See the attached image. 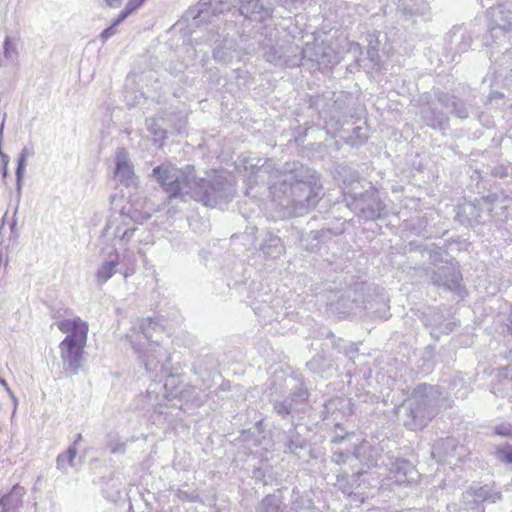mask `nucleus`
<instances>
[{"label":"nucleus","mask_w":512,"mask_h":512,"mask_svg":"<svg viewBox=\"0 0 512 512\" xmlns=\"http://www.w3.org/2000/svg\"><path fill=\"white\" fill-rule=\"evenodd\" d=\"M184 124H182L180 127L176 128V132L178 134L182 133V128H183Z\"/></svg>","instance_id":"52"},{"label":"nucleus","mask_w":512,"mask_h":512,"mask_svg":"<svg viewBox=\"0 0 512 512\" xmlns=\"http://www.w3.org/2000/svg\"><path fill=\"white\" fill-rule=\"evenodd\" d=\"M363 475H364V473H363V472H360V471H358V472L356 473V476H358V477L363 476ZM353 476H355V474H354V473H353Z\"/></svg>","instance_id":"53"},{"label":"nucleus","mask_w":512,"mask_h":512,"mask_svg":"<svg viewBox=\"0 0 512 512\" xmlns=\"http://www.w3.org/2000/svg\"><path fill=\"white\" fill-rule=\"evenodd\" d=\"M344 196L347 206L364 220H375L382 216L385 206L374 188L359 194L345 191Z\"/></svg>","instance_id":"10"},{"label":"nucleus","mask_w":512,"mask_h":512,"mask_svg":"<svg viewBox=\"0 0 512 512\" xmlns=\"http://www.w3.org/2000/svg\"><path fill=\"white\" fill-rule=\"evenodd\" d=\"M386 466H388L389 478L399 485L412 483L418 478L417 470L407 460L389 458V463Z\"/></svg>","instance_id":"14"},{"label":"nucleus","mask_w":512,"mask_h":512,"mask_svg":"<svg viewBox=\"0 0 512 512\" xmlns=\"http://www.w3.org/2000/svg\"><path fill=\"white\" fill-rule=\"evenodd\" d=\"M261 249L265 255L273 259L279 258L285 252L281 238L272 233H267Z\"/></svg>","instance_id":"21"},{"label":"nucleus","mask_w":512,"mask_h":512,"mask_svg":"<svg viewBox=\"0 0 512 512\" xmlns=\"http://www.w3.org/2000/svg\"><path fill=\"white\" fill-rule=\"evenodd\" d=\"M0 384L6 388L7 392L9 393V395L11 396L12 400H13V404H14V409H13V414H12V417L15 415L16 413V409H17V405H18V400L16 398V396L13 394V392L10 390V388L8 387V384L7 382L4 380V379H0Z\"/></svg>","instance_id":"38"},{"label":"nucleus","mask_w":512,"mask_h":512,"mask_svg":"<svg viewBox=\"0 0 512 512\" xmlns=\"http://www.w3.org/2000/svg\"><path fill=\"white\" fill-rule=\"evenodd\" d=\"M439 445H440V442H437V443L433 446V448H432V455H433L434 457H435V455H436V451H437V448H438V446H439Z\"/></svg>","instance_id":"49"},{"label":"nucleus","mask_w":512,"mask_h":512,"mask_svg":"<svg viewBox=\"0 0 512 512\" xmlns=\"http://www.w3.org/2000/svg\"><path fill=\"white\" fill-rule=\"evenodd\" d=\"M343 439H344L343 437H341V438H338V437H337V438H335V440H334V441H335V442H339V441H341V440H343Z\"/></svg>","instance_id":"55"},{"label":"nucleus","mask_w":512,"mask_h":512,"mask_svg":"<svg viewBox=\"0 0 512 512\" xmlns=\"http://www.w3.org/2000/svg\"><path fill=\"white\" fill-rule=\"evenodd\" d=\"M153 176L169 194V198H181L190 193L191 181L194 176V167L187 165L184 170L171 164H163L153 169Z\"/></svg>","instance_id":"9"},{"label":"nucleus","mask_w":512,"mask_h":512,"mask_svg":"<svg viewBox=\"0 0 512 512\" xmlns=\"http://www.w3.org/2000/svg\"><path fill=\"white\" fill-rule=\"evenodd\" d=\"M175 496L181 501H192L194 499L193 495L180 489L176 491Z\"/></svg>","instance_id":"40"},{"label":"nucleus","mask_w":512,"mask_h":512,"mask_svg":"<svg viewBox=\"0 0 512 512\" xmlns=\"http://www.w3.org/2000/svg\"><path fill=\"white\" fill-rule=\"evenodd\" d=\"M491 15V33L498 30L503 32L512 31V3L497 5L490 10Z\"/></svg>","instance_id":"15"},{"label":"nucleus","mask_w":512,"mask_h":512,"mask_svg":"<svg viewBox=\"0 0 512 512\" xmlns=\"http://www.w3.org/2000/svg\"><path fill=\"white\" fill-rule=\"evenodd\" d=\"M282 55H283V56H293V53L288 52V51L286 50V45H284V49L282 50Z\"/></svg>","instance_id":"48"},{"label":"nucleus","mask_w":512,"mask_h":512,"mask_svg":"<svg viewBox=\"0 0 512 512\" xmlns=\"http://www.w3.org/2000/svg\"><path fill=\"white\" fill-rule=\"evenodd\" d=\"M114 180L127 188L138 185V176L135 173L134 165L130 160L128 152L120 148L115 154Z\"/></svg>","instance_id":"13"},{"label":"nucleus","mask_w":512,"mask_h":512,"mask_svg":"<svg viewBox=\"0 0 512 512\" xmlns=\"http://www.w3.org/2000/svg\"><path fill=\"white\" fill-rule=\"evenodd\" d=\"M367 462H368V465L377 464L376 462L373 463V460H371L370 458L367 459Z\"/></svg>","instance_id":"54"},{"label":"nucleus","mask_w":512,"mask_h":512,"mask_svg":"<svg viewBox=\"0 0 512 512\" xmlns=\"http://www.w3.org/2000/svg\"><path fill=\"white\" fill-rule=\"evenodd\" d=\"M77 455V449L74 446H69V448L59 454L56 459L57 468L61 470L63 473L68 472L69 467H75V460Z\"/></svg>","instance_id":"27"},{"label":"nucleus","mask_w":512,"mask_h":512,"mask_svg":"<svg viewBox=\"0 0 512 512\" xmlns=\"http://www.w3.org/2000/svg\"><path fill=\"white\" fill-rule=\"evenodd\" d=\"M122 266L120 254L117 251H110L105 254L104 259L99 266L96 279L99 285L106 283L115 273H120Z\"/></svg>","instance_id":"17"},{"label":"nucleus","mask_w":512,"mask_h":512,"mask_svg":"<svg viewBox=\"0 0 512 512\" xmlns=\"http://www.w3.org/2000/svg\"><path fill=\"white\" fill-rule=\"evenodd\" d=\"M270 396L274 411L285 417L307 400L308 392L294 377L281 373L275 375Z\"/></svg>","instance_id":"7"},{"label":"nucleus","mask_w":512,"mask_h":512,"mask_svg":"<svg viewBox=\"0 0 512 512\" xmlns=\"http://www.w3.org/2000/svg\"><path fill=\"white\" fill-rule=\"evenodd\" d=\"M160 329L161 327L152 318L141 319L138 321L137 331L144 336L146 343L137 344L131 341L132 347L142 359L145 369L148 372L155 373L156 376L159 372H163L164 370L163 361L170 360L168 352L158 341L152 340L153 333Z\"/></svg>","instance_id":"6"},{"label":"nucleus","mask_w":512,"mask_h":512,"mask_svg":"<svg viewBox=\"0 0 512 512\" xmlns=\"http://www.w3.org/2000/svg\"><path fill=\"white\" fill-rule=\"evenodd\" d=\"M421 118L426 125L434 129H444L448 123L446 114L438 110L433 104H429L421 109Z\"/></svg>","instance_id":"20"},{"label":"nucleus","mask_w":512,"mask_h":512,"mask_svg":"<svg viewBox=\"0 0 512 512\" xmlns=\"http://www.w3.org/2000/svg\"><path fill=\"white\" fill-rule=\"evenodd\" d=\"M205 42L210 46H215L213 57L218 62L231 63L234 59L240 58V51L237 49L235 41L228 37V34L219 33L211 28L208 30Z\"/></svg>","instance_id":"12"},{"label":"nucleus","mask_w":512,"mask_h":512,"mask_svg":"<svg viewBox=\"0 0 512 512\" xmlns=\"http://www.w3.org/2000/svg\"><path fill=\"white\" fill-rule=\"evenodd\" d=\"M437 101L441 106L449 109L452 113H455V115L460 119H466L469 116L466 106L463 103L456 101L454 97L448 94H437Z\"/></svg>","instance_id":"22"},{"label":"nucleus","mask_w":512,"mask_h":512,"mask_svg":"<svg viewBox=\"0 0 512 512\" xmlns=\"http://www.w3.org/2000/svg\"><path fill=\"white\" fill-rule=\"evenodd\" d=\"M146 0H129L124 9L128 11L131 15L134 11H136L139 7L143 5Z\"/></svg>","instance_id":"34"},{"label":"nucleus","mask_w":512,"mask_h":512,"mask_svg":"<svg viewBox=\"0 0 512 512\" xmlns=\"http://www.w3.org/2000/svg\"><path fill=\"white\" fill-rule=\"evenodd\" d=\"M481 212L480 203L467 201L457 206L456 219L463 225L472 226L484 221Z\"/></svg>","instance_id":"18"},{"label":"nucleus","mask_w":512,"mask_h":512,"mask_svg":"<svg viewBox=\"0 0 512 512\" xmlns=\"http://www.w3.org/2000/svg\"><path fill=\"white\" fill-rule=\"evenodd\" d=\"M239 1L241 15L251 21L263 22L270 18L273 13V5L264 2V0ZM233 2V0H199L195 7H191L185 12L184 19L192 20L191 27H199L204 22L211 23V17L229 11Z\"/></svg>","instance_id":"2"},{"label":"nucleus","mask_w":512,"mask_h":512,"mask_svg":"<svg viewBox=\"0 0 512 512\" xmlns=\"http://www.w3.org/2000/svg\"><path fill=\"white\" fill-rule=\"evenodd\" d=\"M344 474L349 475V471L345 470Z\"/></svg>","instance_id":"57"},{"label":"nucleus","mask_w":512,"mask_h":512,"mask_svg":"<svg viewBox=\"0 0 512 512\" xmlns=\"http://www.w3.org/2000/svg\"><path fill=\"white\" fill-rule=\"evenodd\" d=\"M426 252L429 255L430 262L434 265L442 259V253L440 251L429 249L426 250Z\"/></svg>","instance_id":"37"},{"label":"nucleus","mask_w":512,"mask_h":512,"mask_svg":"<svg viewBox=\"0 0 512 512\" xmlns=\"http://www.w3.org/2000/svg\"><path fill=\"white\" fill-rule=\"evenodd\" d=\"M116 27L117 26H114V24L112 23L109 27H107L106 29H104L101 34H100V38L103 42L107 41L109 38H111L112 36H114L117 32L116 30Z\"/></svg>","instance_id":"35"},{"label":"nucleus","mask_w":512,"mask_h":512,"mask_svg":"<svg viewBox=\"0 0 512 512\" xmlns=\"http://www.w3.org/2000/svg\"><path fill=\"white\" fill-rule=\"evenodd\" d=\"M234 193L233 185L223 175L213 174L207 179L196 180L195 176L191 181V190L187 196L205 206L215 207L227 202Z\"/></svg>","instance_id":"8"},{"label":"nucleus","mask_w":512,"mask_h":512,"mask_svg":"<svg viewBox=\"0 0 512 512\" xmlns=\"http://www.w3.org/2000/svg\"><path fill=\"white\" fill-rule=\"evenodd\" d=\"M432 282L437 286H443L448 290H456L460 287V274L452 264H446L434 270L431 276Z\"/></svg>","instance_id":"16"},{"label":"nucleus","mask_w":512,"mask_h":512,"mask_svg":"<svg viewBox=\"0 0 512 512\" xmlns=\"http://www.w3.org/2000/svg\"><path fill=\"white\" fill-rule=\"evenodd\" d=\"M498 458L506 461L507 463H512V452L498 450Z\"/></svg>","instance_id":"41"},{"label":"nucleus","mask_w":512,"mask_h":512,"mask_svg":"<svg viewBox=\"0 0 512 512\" xmlns=\"http://www.w3.org/2000/svg\"><path fill=\"white\" fill-rule=\"evenodd\" d=\"M129 217L123 213L113 216L107 222L103 237L111 240L114 249L112 251L121 250L122 257L120 274L124 278L135 273L136 269V253H141L139 243L141 242L140 230L128 222Z\"/></svg>","instance_id":"3"},{"label":"nucleus","mask_w":512,"mask_h":512,"mask_svg":"<svg viewBox=\"0 0 512 512\" xmlns=\"http://www.w3.org/2000/svg\"><path fill=\"white\" fill-rule=\"evenodd\" d=\"M256 512H287L277 495H267L257 506Z\"/></svg>","instance_id":"26"},{"label":"nucleus","mask_w":512,"mask_h":512,"mask_svg":"<svg viewBox=\"0 0 512 512\" xmlns=\"http://www.w3.org/2000/svg\"><path fill=\"white\" fill-rule=\"evenodd\" d=\"M130 14L127 10L123 9L117 18L112 22L114 26H118L120 23H122Z\"/></svg>","instance_id":"42"},{"label":"nucleus","mask_w":512,"mask_h":512,"mask_svg":"<svg viewBox=\"0 0 512 512\" xmlns=\"http://www.w3.org/2000/svg\"><path fill=\"white\" fill-rule=\"evenodd\" d=\"M495 434L503 437H511L512 438V424L508 422H504L498 424L494 428Z\"/></svg>","instance_id":"33"},{"label":"nucleus","mask_w":512,"mask_h":512,"mask_svg":"<svg viewBox=\"0 0 512 512\" xmlns=\"http://www.w3.org/2000/svg\"><path fill=\"white\" fill-rule=\"evenodd\" d=\"M180 396L181 398L192 402L195 406H201L207 399V395L203 392H197L194 386H189L181 390Z\"/></svg>","instance_id":"29"},{"label":"nucleus","mask_w":512,"mask_h":512,"mask_svg":"<svg viewBox=\"0 0 512 512\" xmlns=\"http://www.w3.org/2000/svg\"><path fill=\"white\" fill-rule=\"evenodd\" d=\"M507 328H508V331L512 334V312L508 319Z\"/></svg>","instance_id":"47"},{"label":"nucleus","mask_w":512,"mask_h":512,"mask_svg":"<svg viewBox=\"0 0 512 512\" xmlns=\"http://www.w3.org/2000/svg\"><path fill=\"white\" fill-rule=\"evenodd\" d=\"M3 49H4V56L7 59H12L14 56H17V47L16 44L11 40L9 36L5 37L4 43H3Z\"/></svg>","instance_id":"32"},{"label":"nucleus","mask_w":512,"mask_h":512,"mask_svg":"<svg viewBox=\"0 0 512 512\" xmlns=\"http://www.w3.org/2000/svg\"><path fill=\"white\" fill-rule=\"evenodd\" d=\"M103 3L110 8H118L121 5V0H102Z\"/></svg>","instance_id":"43"},{"label":"nucleus","mask_w":512,"mask_h":512,"mask_svg":"<svg viewBox=\"0 0 512 512\" xmlns=\"http://www.w3.org/2000/svg\"><path fill=\"white\" fill-rule=\"evenodd\" d=\"M198 39H199V38H195L196 45H199V44H200V43L198 42Z\"/></svg>","instance_id":"56"},{"label":"nucleus","mask_w":512,"mask_h":512,"mask_svg":"<svg viewBox=\"0 0 512 512\" xmlns=\"http://www.w3.org/2000/svg\"><path fill=\"white\" fill-rule=\"evenodd\" d=\"M399 7L410 15H424L429 10L426 0H399Z\"/></svg>","instance_id":"25"},{"label":"nucleus","mask_w":512,"mask_h":512,"mask_svg":"<svg viewBox=\"0 0 512 512\" xmlns=\"http://www.w3.org/2000/svg\"><path fill=\"white\" fill-rule=\"evenodd\" d=\"M339 110L340 105L338 104V101H335L333 104V111H331V113L329 114V120H327L328 115L326 113L325 115L322 116L327 121V124L335 121V130L338 129V126L340 125L341 122V115Z\"/></svg>","instance_id":"31"},{"label":"nucleus","mask_w":512,"mask_h":512,"mask_svg":"<svg viewBox=\"0 0 512 512\" xmlns=\"http://www.w3.org/2000/svg\"><path fill=\"white\" fill-rule=\"evenodd\" d=\"M151 214L149 212L137 213L136 211L130 216L135 222H142L150 219Z\"/></svg>","instance_id":"39"},{"label":"nucleus","mask_w":512,"mask_h":512,"mask_svg":"<svg viewBox=\"0 0 512 512\" xmlns=\"http://www.w3.org/2000/svg\"><path fill=\"white\" fill-rule=\"evenodd\" d=\"M112 453H124L125 452V445L124 444H118L111 448Z\"/></svg>","instance_id":"45"},{"label":"nucleus","mask_w":512,"mask_h":512,"mask_svg":"<svg viewBox=\"0 0 512 512\" xmlns=\"http://www.w3.org/2000/svg\"><path fill=\"white\" fill-rule=\"evenodd\" d=\"M34 151L32 148L24 147L19 154L18 160H17V169H16V193L17 198L20 199L21 192H22V186H23V177L25 173L26 168V160L27 158L33 156Z\"/></svg>","instance_id":"24"},{"label":"nucleus","mask_w":512,"mask_h":512,"mask_svg":"<svg viewBox=\"0 0 512 512\" xmlns=\"http://www.w3.org/2000/svg\"><path fill=\"white\" fill-rule=\"evenodd\" d=\"M26 490L19 484L13 485L8 493L0 496V512H19Z\"/></svg>","instance_id":"19"},{"label":"nucleus","mask_w":512,"mask_h":512,"mask_svg":"<svg viewBox=\"0 0 512 512\" xmlns=\"http://www.w3.org/2000/svg\"><path fill=\"white\" fill-rule=\"evenodd\" d=\"M369 447L370 444L367 441H363L358 447L355 448L353 454L351 455H346L342 452H334L332 455V461L337 465L346 463L351 465L354 462L361 461L364 453Z\"/></svg>","instance_id":"23"},{"label":"nucleus","mask_w":512,"mask_h":512,"mask_svg":"<svg viewBox=\"0 0 512 512\" xmlns=\"http://www.w3.org/2000/svg\"><path fill=\"white\" fill-rule=\"evenodd\" d=\"M307 367L311 372L324 376L330 370L331 364L323 355L317 354L307 362Z\"/></svg>","instance_id":"28"},{"label":"nucleus","mask_w":512,"mask_h":512,"mask_svg":"<svg viewBox=\"0 0 512 512\" xmlns=\"http://www.w3.org/2000/svg\"><path fill=\"white\" fill-rule=\"evenodd\" d=\"M446 397L438 386L419 384L406 401V412L409 419L404 425L410 430H418L426 426L440 407L445 406Z\"/></svg>","instance_id":"5"},{"label":"nucleus","mask_w":512,"mask_h":512,"mask_svg":"<svg viewBox=\"0 0 512 512\" xmlns=\"http://www.w3.org/2000/svg\"><path fill=\"white\" fill-rule=\"evenodd\" d=\"M330 229H321L316 231H311V235L315 240H324L328 234H331Z\"/></svg>","instance_id":"36"},{"label":"nucleus","mask_w":512,"mask_h":512,"mask_svg":"<svg viewBox=\"0 0 512 512\" xmlns=\"http://www.w3.org/2000/svg\"><path fill=\"white\" fill-rule=\"evenodd\" d=\"M261 49L263 51V58L274 65L295 67L305 58V50L293 43L286 44V50L293 53V56H283L282 50L284 45H273L271 39L262 42Z\"/></svg>","instance_id":"11"},{"label":"nucleus","mask_w":512,"mask_h":512,"mask_svg":"<svg viewBox=\"0 0 512 512\" xmlns=\"http://www.w3.org/2000/svg\"><path fill=\"white\" fill-rule=\"evenodd\" d=\"M58 329L66 334L59 344L62 368L67 376L78 374L85 361L84 348L88 339V323L74 317L63 319L57 323Z\"/></svg>","instance_id":"4"},{"label":"nucleus","mask_w":512,"mask_h":512,"mask_svg":"<svg viewBox=\"0 0 512 512\" xmlns=\"http://www.w3.org/2000/svg\"><path fill=\"white\" fill-rule=\"evenodd\" d=\"M7 175V161H5V165L3 166V176Z\"/></svg>","instance_id":"51"},{"label":"nucleus","mask_w":512,"mask_h":512,"mask_svg":"<svg viewBox=\"0 0 512 512\" xmlns=\"http://www.w3.org/2000/svg\"><path fill=\"white\" fill-rule=\"evenodd\" d=\"M81 439H82L81 434H78V435H77V438H76V440L74 441V443H73V445H72V446L76 447V444H77Z\"/></svg>","instance_id":"50"},{"label":"nucleus","mask_w":512,"mask_h":512,"mask_svg":"<svg viewBox=\"0 0 512 512\" xmlns=\"http://www.w3.org/2000/svg\"><path fill=\"white\" fill-rule=\"evenodd\" d=\"M304 446L305 441L302 437L295 431L291 432L286 443L287 450L293 454H297V450L302 449Z\"/></svg>","instance_id":"30"},{"label":"nucleus","mask_w":512,"mask_h":512,"mask_svg":"<svg viewBox=\"0 0 512 512\" xmlns=\"http://www.w3.org/2000/svg\"><path fill=\"white\" fill-rule=\"evenodd\" d=\"M149 129L151 130V132H152L155 136H158V137H160V138H162V139L165 137V131H164V130H162V129H156V128H154V125H153V126H151Z\"/></svg>","instance_id":"44"},{"label":"nucleus","mask_w":512,"mask_h":512,"mask_svg":"<svg viewBox=\"0 0 512 512\" xmlns=\"http://www.w3.org/2000/svg\"><path fill=\"white\" fill-rule=\"evenodd\" d=\"M368 56L372 62H376L378 59V53L374 48L368 50Z\"/></svg>","instance_id":"46"},{"label":"nucleus","mask_w":512,"mask_h":512,"mask_svg":"<svg viewBox=\"0 0 512 512\" xmlns=\"http://www.w3.org/2000/svg\"><path fill=\"white\" fill-rule=\"evenodd\" d=\"M258 173L269 175L272 202L283 210V216H299L316 206L314 173L302 164L286 163L281 170L272 161H266Z\"/></svg>","instance_id":"1"}]
</instances>
